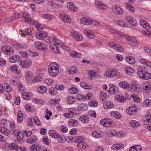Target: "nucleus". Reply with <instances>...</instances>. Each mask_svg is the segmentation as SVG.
Here are the masks:
<instances>
[{
  "instance_id": "1",
  "label": "nucleus",
  "mask_w": 151,
  "mask_h": 151,
  "mask_svg": "<svg viewBox=\"0 0 151 151\" xmlns=\"http://www.w3.org/2000/svg\"><path fill=\"white\" fill-rule=\"evenodd\" d=\"M1 50L4 53L7 55H13L14 52V50L12 47L6 45L2 47Z\"/></svg>"
},
{
  "instance_id": "2",
  "label": "nucleus",
  "mask_w": 151,
  "mask_h": 151,
  "mask_svg": "<svg viewBox=\"0 0 151 151\" xmlns=\"http://www.w3.org/2000/svg\"><path fill=\"white\" fill-rule=\"evenodd\" d=\"M32 62L29 59H27L24 61H20L19 64L20 66L23 68H27L32 64Z\"/></svg>"
},
{
  "instance_id": "3",
  "label": "nucleus",
  "mask_w": 151,
  "mask_h": 151,
  "mask_svg": "<svg viewBox=\"0 0 151 151\" xmlns=\"http://www.w3.org/2000/svg\"><path fill=\"white\" fill-rule=\"evenodd\" d=\"M36 48L42 51H46L47 50V46L44 43L38 42H36L34 43Z\"/></svg>"
},
{
  "instance_id": "4",
  "label": "nucleus",
  "mask_w": 151,
  "mask_h": 151,
  "mask_svg": "<svg viewBox=\"0 0 151 151\" xmlns=\"http://www.w3.org/2000/svg\"><path fill=\"white\" fill-rule=\"evenodd\" d=\"M111 10L115 14L120 15L122 14L123 11L122 9L118 6L114 5L111 7Z\"/></svg>"
},
{
  "instance_id": "5",
  "label": "nucleus",
  "mask_w": 151,
  "mask_h": 151,
  "mask_svg": "<svg viewBox=\"0 0 151 151\" xmlns=\"http://www.w3.org/2000/svg\"><path fill=\"white\" fill-rule=\"evenodd\" d=\"M71 35L77 41H81L83 39V37L82 36L77 32L73 31L71 32Z\"/></svg>"
},
{
  "instance_id": "6",
  "label": "nucleus",
  "mask_w": 151,
  "mask_h": 151,
  "mask_svg": "<svg viewBox=\"0 0 151 151\" xmlns=\"http://www.w3.org/2000/svg\"><path fill=\"white\" fill-rule=\"evenodd\" d=\"M108 45L110 47L117 51L120 52H122L124 51V49L122 47L119 45H116L114 42H109L108 43Z\"/></svg>"
},
{
  "instance_id": "7",
  "label": "nucleus",
  "mask_w": 151,
  "mask_h": 151,
  "mask_svg": "<svg viewBox=\"0 0 151 151\" xmlns=\"http://www.w3.org/2000/svg\"><path fill=\"white\" fill-rule=\"evenodd\" d=\"M127 95L126 93L125 94L124 96L122 94H119L115 96V99L118 101L123 103L126 101L127 99L126 96Z\"/></svg>"
},
{
  "instance_id": "8",
  "label": "nucleus",
  "mask_w": 151,
  "mask_h": 151,
  "mask_svg": "<svg viewBox=\"0 0 151 151\" xmlns=\"http://www.w3.org/2000/svg\"><path fill=\"white\" fill-rule=\"evenodd\" d=\"M50 67L48 68V72L50 76H56L59 72V68Z\"/></svg>"
},
{
  "instance_id": "9",
  "label": "nucleus",
  "mask_w": 151,
  "mask_h": 151,
  "mask_svg": "<svg viewBox=\"0 0 151 151\" xmlns=\"http://www.w3.org/2000/svg\"><path fill=\"white\" fill-rule=\"evenodd\" d=\"M143 88L146 92H150L151 91V82L147 81L143 85Z\"/></svg>"
},
{
  "instance_id": "10",
  "label": "nucleus",
  "mask_w": 151,
  "mask_h": 151,
  "mask_svg": "<svg viewBox=\"0 0 151 151\" xmlns=\"http://www.w3.org/2000/svg\"><path fill=\"white\" fill-rule=\"evenodd\" d=\"M59 17L62 20L65 22L68 23L70 21V19L69 17V16L67 14L63 13L59 15Z\"/></svg>"
},
{
  "instance_id": "11",
  "label": "nucleus",
  "mask_w": 151,
  "mask_h": 151,
  "mask_svg": "<svg viewBox=\"0 0 151 151\" xmlns=\"http://www.w3.org/2000/svg\"><path fill=\"white\" fill-rule=\"evenodd\" d=\"M125 18L126 22H129L131 25L132 26H135L136 24V21L133 18L130 16H127Z\"/></svg>"
},
{
  "instance_id": "12",
  "label": "nucleus",
  "mask_w": 151,
  "mask_h": 151,
  "mask_svg": "<svg viewBox=\"0 0 151 151\" xmlns=\"http://www.w3.org/2000/svg\"><path fill=\"white\" fill-rule=\"evenodd\" d=\"M36 37L40 40H43L47 37V33L43 31L40 32V33L37 32L36 34Z\"/></svg>"
},
{
  "instance_id": "13",
  "label": "nucleus",
  "mask_w": 151,
  "mask_h": 151,
  "mask_svg": "<svg viewBox=\"0 0 151 151\" xmlns=\"http://www.w3.org/2000/svg\"><path fill=\"white\" fill-rule=\"evenodd\" d=\"M145 71L142 68L139 66L137 68V74L138 76L142 78H143Z\"/></svg>"
},
{
  "instance_id": "14",
  "label": "nucleus",
  "mask_w": 151,
  "mask_h": 151,
  "mask_svg": "<svg viewBox=\"0 0 151 151\" xmlns=\"http://www.w3.org/2000/svg\"><path fill=\"white\" fill-rule=\"evenodd\" d=\"M30 150L32 151H37L40 150L41 149V146L39 144L35 143L31 145L30 146Z\"/></svg>"
},
{
  "instance_id": "15",
  "label": "nucleus",
  "mask_w": 151,
  "mask_h": 151,
  "mask_svg": "<svg viewBox=\"0 0 151 151\" xmlns=\"http://www.w3.org/2000/svg\"><path fill=\"white\" fill-rule=\"evenodd\" d=\"M137 108L134 107H130L129 108L127 109V112L129 114L133 115L135 114L136 112Z\"/></svg>"
},
{
  "instance_id": "16",
  "label": "nucleus",
  "mask_w": 151,
  "mask_h": 151,
  "mask_svg": "<svg viewBox=\"0 0 151 151\" xmlns=\"http://www.w3.org/2000/svg\"><path fill=\"white\" fill-rule=\"evenodd\" d=\"M140 24L141 26L144 28L147 29H149L150 28V26L149 24L147 23L146 21L141 20L140 21Z\"/></svg>"
},
{
  "instance_id": "17",
  "label": "nucleus",
  "mask_w": 151,
  "mask_h": 151,
  "mask_svg": "<svg viewBox=\"0 0 151 151\" xmlns=\"http://www.w3.org/2000/svg\"><path fill=\"white\" fill-rule=\"evenodd\" d=\"M49 133V135L53 138H58L59 137V134L54 130H50Z\"/></svg>"
},
{
  "instance_id": "18",
  "label": "nucleus",
  "mask_w": 151,
  "mask_h": 151,
  "mask_svg": "<svg viewBox=\"0 0 151 151\" xmlns=\"http://www.w3.org/2000/svg\"><path fill=\"white\" fill-rule=\"evenodd\" d=\"M84 33L86 36L91 39H93L94 37L93 33L90 30H85Z\"/></svg>"
},
{
  "instance_id": "19",
  "label": "nucleus",
  "mask_w": 151,
  "mask_h": 151,
  "mask_svg": "<svg viewBox=\"0 0 151 151\" xmlns=\"http://www.w3.org/2000/svg\"><path fill=\"white\" fill-rule=\"evenodd\" d=\"M124 146L123 144L122 143L114 144L112 146L111 148L114 150H118L122 149Z\"/></svg>"
},
{
  "instance_id": "20",
  "label": "nucleus",
  "mask_w": 151,
  "mask_h": 151,
  "mask_svg": "<svg viewBox=\"0 0 151 151\" xmlns=\"http://www.w3.org/2000/svg\"><path fill=\"white\" fill-rule=\"evenodd\" d=\"M92 22L91 20L87 19L85 18H83L80 20V22L81 24L87 25L92 24Z\"/></svg>"
},
{
  "instance_id": "21",
  "label": "nucleus",
  "mask_w": 151,
  "mask_h": 151,
  "mask_svg": "<svg viewBox=\"0 0 151 151\" xmlns=\"http://www.w3.org/2000/svg\"><path fill=\"white\" fill-rule=\"evenodd\" d=\"M28 14L27 13H25L23 14V17L24 18L25 21L27 22H30V23L33 24L34 23L35 21L32 20L31 19L28 17Z\"/></svg>"
},
{
  "instance_id": "22",
  "label": "nucleus",
  "mask_w": 151,
  "mask_h": 151,
  "mask_svg": "<svg viewBox=\"0 0 151 151\" xmlns=\"http://www.w3.org/2000/svg\"><path fill=\"white\" fill-rule=\"evenodd\" d=\"M125 6L129 11L132 12H134L135 9L131 4L128 2H126L125 3Z\"/></svg>"
},
{
  "instance_id": "23",
  "label": "nucleus",
  "mask_w": 151,
  "mask_h": 151,
  "mask_svg": "<svg viewBox=\"0 0 151 151\" xmlns=\"http://www.w3.org/2000/svg\"><path fill=\"white\" fill-rule=\"evenodd\" d=\"M118 91V88L117 87L114 86L110 87L109 90V93L112 94L116 93Z\"/></svg>"
},
{
  "instance_id": "24",
  "label": "nucleus",
  "mask_w": 151,
  "mask_h": 151,
  "mask_svg": "<svg viewBox=\"0 0 151 151\" xmlns=\"http://www.w3.org/2000/svg\"><path fill=\"white\" fill-rule=\"evenodd\" d=\"M14 46L16 48L20 50L25 48L26 46L24 43H16L14 44Z\"/></svg>"
},
{
  "instance_id": "25",
  "label": "nucleus",
  "mask_w": 151,
  "mask_h": 151,
  "mask_svg": "<svg viewBox=\"0 0 151 151\" xmlns=\"http://www.w3.org/2000/svg\"><path fill=\"white\" fill-rule=\"evenodd\" d=\"M68 124L73 127H76L78 125V122L76 120L71 119L69 120Z\"/></svg>"
},
{
  "instance_id": "26",
  "label": "nucleus",
  "mask_w": 151,
  "mask_h": 151,
  "mask_svg": "<svg viewBox=\"0 0 151 151\" xmlns=\"http://www.w3.org/2000/svg\"><path fill=\"white\" fill-rule=\"evenodd\" d=\"M103 106L104 108L106 109H111L114 107L113 104L110 101L106 102Z\"/></svg>"
},
{
  "instance_id": "27",
  "label": "nucleus",
  "mask_w": 151,
  "mask_h": 151,
  "mask_svg": "<svg viewBox=\"0 0 151 151\" xmlns=\"http://www.w3.org/2000/svg\"><path fill=\"white\" fill-rule=\"evenodd\" d=\"M37 137L35 136H32L31 137L28 138L26 142L29 143H33L36 142L37 140Z\"/></svg>"
},
{
  "instance_id": "28",
  "label": "nucleus",
  "mask_w": 151,
  "mask_h": 151,
  "mask_svg": "<svg viewBox=\"0 0 151 151\" xmlns=\"http://www.w3.org/2000/svg\"><path fill=\"white\" fill-rule=\"evenodd\" d=\"M19 56L18 55H14L10 58L9 59V61L12 63H14L18 61L19 60Z\"/></svg>"
},
{
  "instance_id": "29",
  "label": "nucleus",
  "mask_w": 151,
  "mask_h": 151,
  "mask_svg": "<svg viewBox=\"0 0 151 151\" xmlns=\"http://www.w3.org/2000/svg\"><path fill=\"white\" fill-rule=\"evenodd\" d=\"M140 123L137 121L132 120L130 122L129 124L133 127L136 128L139 126Z\"/></svg>"
},
{
  "instance_id": "30",
  "label": "nucleus",
  "mask_w": 151,
  "mask_h": 151,
  "mask_svg": "<svg viewBox=\"0 0 151 151\" xmlns=\"http://www.w3.org/2000/svg\"><path fill=\"white\" fill-rule=\"evenodd\" d=\"M70 3H69L67 5V6L68 9L69 10L73 11L74 12H76L77 10V8L76 7V6L73 4L72 3L71 4Z\"/></svg>"
},
{
  "instance_id": "31",
  "label": "nucleus",
  "mask_w": 151,
  "mask_h": 151,
  "mask_svg": "<svg viewBox=\"0 0 151 151\" xmlns=\"http://www.w3.org/2000/svg\"><path fill=\"white\" fill-rule=\"evenodd\" d=\"M126 60L128 63L130 64H133L135 62V59L134 58L131 56L127 57Z\"/></svg>"
},
{
  "instance_id": "32",
  "label": "nucleus",
  "mask_w": 151,
  "mask_h": 151,
  "mask_svg": "<svg viewBox=\"0 0 151 151\" xmlns=\"http://www.w3.org/2000/svg\"><path fill=\"white\" fill-rule=\"evenodd\" d=\"M78 109L81 111H86L88 109V105L84 104H81L78 105Z\"/></svg>"
},
{
  "instance_id": "33",
  "label": "nucleus",
  "mask_w": 151,
  "mask_h": 151,
  "mask_svg": "<svg viewBox=\"0 0 151 151\" xmlns=\"http://www.w3.org/2000/svg\"><path fill=\"white\" fill-rule=\"evenodd\" d=\"M119 86L123 88L127 89L129 87L128 83L126 81H122L119 83Z\"/></svg>"
},
{
  "instance_id": "34",
  "label": "nucleus",
  "mask_w": 151,
  "mask_h": 151,
  "mask_svg": "<svg viewBox=\"0 0 151 151\" xmlns=\"http://www.w3.org/2000/svg\"><path fill=\"white\" fill-rule=\"evenodd\" d=\"M23 119V114L21 111H19L17 113V120L19 123L22 122Z\"/></svg>"
},
{
  "instance_id": "35",
  "label": "nucleus",
  "mask_w": 151,
  "mask_h": 151,
  "mask_svg": "<svg viewBox=\"0 0 151 151\" xmlns=\"http://www.w3.org/2000/svg\"><path fill=\"white\" fill-rule=\"evenodd\" d=\"M80 120L83 123H87L88 122V117L84 115H82L79 117Z\"/></svg>"
},
{
  "instance_id": "36",
  "label": "nucleus",
  "mask_w": 151,
  "mask_h": 151,
  "mask_svg": "<svg viewBox=\"0 0 151 151\" xmlns=\"http://www.w3.org/2000/svg\"><path fill=\"white\" fill-rule=\"evenodd\" d=\"M47 88L45 86H41L37 89L38 91L41 93H45L47 91Z\"/></svg>"
},
{
  "instance_id": "37",
  "label": "nucleus",
  "mask_w": 151,
  "mask_h": 151,
  "mask_svg": "<svg viewBox=\"0 0 151 151\" xmlns=\"http://www.w3.org/2000/svg\"><path fill=\"white\" fill-rule=\"evenodd\" d=\"M8 146L9 149L13 150H17L19 148L18 145L15 143L10 144Z\"/></svg>"
},
{
  "instance_id": "38",
  "label": "nucleus",
  "mask_w": 151,
  "mask_h": 151,
  "mask_svg": "<svg viewBox=\"0 0 151 151\" xmlns=\"http://www.w3.org/2000/svg\"><path fill=\"white\" fill-rule=\"evenodd\" d=\"M96 5L97 6L102 10H104L106 8V6L105 4H103L97 1L96 3Z\"/></svg>"
},
{
  "instance_id": "39",
  "label": "nucleus",
  "mask_w": 151,
  "mask_h": 151,
  "mask_svg": "<svg viewBox=\"0 0 151 151\" xmlns=\"http://www.w3.org/2000/svg\"><path fill=\"white\" fill-rule=\"evenodd\" d=\"M125 71L126 73L128 75H131L134 72L132 68L128 67H126Z\"/></svg>"
},
{
  "instance_id": "40",
  "label": "nucleus",
  "mask_w": 151,
  "mask_h": 151,
  "mask_svg": "<svg viewBox=\"0 0 151 151\" xmlns=\"http://www.w3.org/2000/svg\"><path fill=\"white\" fill-rule=\"evenodd\" d=\"M34 79H32V83H38L41 80L42 78L39 76H35L33 78Z\"/></svg>"
},
{
  "instance_id": "41",
  "label": "nucleus",
  "mask_w": 151,
  "mask_h": 151,
  "mask_svg": "<svg viewBox=\"0 0 151 151\" xmlns=\"http://www.w3.org/2000/svg\"><path fill=\"white\" fill-rule=\"evenodd\" d=\"M75 100V99L73 97L68 96L67 99V102L69 104H72Z\"/></svg>"
},
{
  "instance_id": "42",
  "label": "nucleus",
  "mask_w": 151,
  "mask_h": 151,
  "mask_svg": "<svg viewBox=\"0 0 151 151\" xmlns=\"http://www.w3.org/2000/svg\"><path fill=\"white\" fill-rule=\"evenodd\" d=\"M71 55L72 56H73L76 58H80L82 56L81 53L77 52L75 51L72 52L71 53Z\"/></svg>"
},
{
  "instance_id": "43",
  "label": "nucleus",
  "mask_w": 151,
  "mask_h": 151,
  "mask_svg": "<svg viewBox=\"0 0 151 151\" xmlns=\"http://www.w3.org/2000/svg\"><path fill=\"white\" fill-rule=\"evenodd\" d=\"M32 101L36 104L38 103L42 105L44 103V101L42 99H39L37 98L33 99Z\"/></svg>"
},
{
  "instance_id": "44",
  "label": "nucleus",
  "mask_w": 151,
  "mask_h": 151,
  "mask_svg": "<svg viewBox=\"0 0 151 151\" xmlns=\"http://www.w3.org/2000/svg\"><path fill=\"white\" fill-rule=\"evenodd\" d=\"M41 16L44 19H47V20H50L53 18L52 15L47 14H42Z\"/></svg>"
},
{
  "instance_id": "45",
  "label": "nucleus",
  "mask_w": 151,
  "mask_h": 151,
  "mask_svg": "<svg viewBox=\"0 0 151 151\" xmlns=\"http://www.w3.org/2000/svg\"><path fill=\"white\" fill-rule=\"evenodd\" d=\"M69 92L72 94H76L78 93V91L77 89L76 88L72 87L68 89Z\"/></svg>"
},
{
  "instance_id": "46",
  "label": "nucleus",
  "mask_w": 151,
  "mask_h": 151,
  "mask_svg": "<svg viewBox=\"0 0 151 151\" xmlns=\"http://www.w3.org/2000/svg\"><path fill=\"white\" fill-rule=\"evenodd\" d=\"M87 144L83 142H80L78 143L77 145L78 147L80 148L85 149L86 147Z\"/></svg>"
},
{
  "instance_id": "47",
  "label": "nucleus",
  "mask_w": 151,
  "mask_h": 151,
  "mask_svg": "<svg viewBox=\"0 0 151 151\" xmlns=\"http://www.w3.org/2000/svg\"><path fill=\"white\" fill-rule=\"evenodd\" d=\"M78 71V69L75 67H72L69 70V74H74L77 72Z\"/></svg>"
},
{
  "instance_id": "48",
  "label": "nucleus",
  "mask_w": 151,
  "mask_h": 151,
  "mask_svg": "<svg viewBox=\"0 0 151 151\" xmlns=\"http://www.w3.org/2000/svg\"><path fill=\"white\" fill-rule=\"evenodd\" d=\"M89 77L91 79H93L96 76V73L94 70H91L89 71Z\"/></svg>"
},
{
  "instance_id": "49",
  "label": "nucleus",
  "mask_w": 151,
  "mask_h": 151,
  "mask_svg": "<svg viewBox=\"0 0 151 151\" xmlns=\"http://www.w3.org/2000/svg\"><path fill=\"white\" fill-rule=\"evenodd\" d=\"M92 135L93 137L96 138H99L101 137L100 133L96 131L92 133Z\"/></svg>"
},
{
  "instance_id": "50",
  "label": "nucleus",
  "mask_w": 151,
  "mask_h": 151,
  "mask_svg": "<svg viewBox=\"0 0 151 151\" xmlns=\"http://www.w3.org/2000/svg\"><path fill=\"white\" fill-rule=\"evenodd\" d=\"M18 67L16 65H13L10 68V70L14 73H18Z\"/></svg>"
},
{
  "instance_id": "51",
  "label": "nucleus",
  "mask_w": 151,
  "mask_h": 151,
  "mask_svg": "<svg viewBox=\"0 0 151 151\" xmlns=\"http://www.w3.org/2000/svg\"><path fill=\"white\" fill-rule=\"evenodd\" d=\"M105 121L106 122H105V127H109L111 124L112 120L108 119H105Z\"/></svg>"
},
{
  "instance_id": "52",
  "label": "nucleus",
  "mask_w": 151,
  "mask_h": 151,
  "mask_svg": "<svg viewBox=\"0 0 151 151\" xmlns=\"http://www.w3.org/2000/svg\"><path fill=\"white\" fill-rule=\"evenodd\" d=\"M44 82L45 84L49 86H51L53 83L52 80L50 79H47L45 80Z\"/></svg>"
},
{
  "instance_id": "53",
  "label": "nucleus",
  "mask_w": 151,
  "mask_h": 151,
  "mask_svg": "<svg viewBox=\"0 0 151 151\" xmlns=\"http://www.w3.org/2000/svg\"><path fill=\"white\" fill-rule=\"evenodd\" d=\"M144 76L143 77V79H144L145 80H147L151 78V74L150 73L146 72H145V73Z\"/></svg>"
},
{
  "instance_id": "54",
  "label": "nucleus",
  "mask_w": 151,
  "mask_h": 151,
  "mask_svg": "<svg viewBox=\"0 0 151 151\" xmlns=\"http://www.w3.org/2000/svg\"><path fill=\"white\" fill-rule=\"evenodd\" d=\"M32 74L30 72H27L26 73V79L27 80H30L32 79Z\"/></svg>"
},
{
  "instance_id": "55",
  "label": "nucleus",
  "mask_w": 151,
  "mask_h": 151,
  "mask_svg": "<svg viewBox=\"0 0 151 151\" xmlns=\"http://www.w3.org/2000/svg\"><path fill=\"white\" fill-rule=\"evenodd\" d=\"M129 45L133 47H135L138 45V43L136 41L132 40L130 42Z\"/></svg>"
},
{
  "instance_id": "56",
  "label": "nucleus",
  "mask_w": 151,
  "mask_h": 151,
  "mask_svg": "<svg viewBox=\"0 0 151 151\" xmlns=\"http://www.w3.org/2000/svg\"><path fill=\"white\" fill-rule=\"evenodd\" d=\"M34 120L35 123L37 126H40L41 124L37 116L34 117Z\"/></svg>"
},
{
  "instance_id": "57",
  "label": "nucleus",
  "mask_w": 151,
  "mask_h": 151,
  "mask_svg": "<svg viewBox=\"0 0 151 151\" xmlns=\"http://www.w3.org/2000/svg\"><path fill=\"white\" fill-rule=\"evenodd\" d=\"M131 97L133 98L134 101L136 102H140V99L137 96H136L134 94H132L131 95Z\"/></svg>"
},
{
  "instance_id": "58",
  "label": "nucleus",
  "mask_w": 151,
  "mask_h": 151,
  "mask_svg": "<svg viewBox=\"0 0 151 151\" xmlns=\"http://www.w3.org/2000/svg\"><path fill=\"white\" fill-rule=\"evenodd\" d=\"M131 88L134 91H137L138 92H139V89L140 88L139 87H138L137 86L132 85Z\"/></svg>"
},
{
  "instance_id": "59",
  "label": "nucleus",
  "mask_w": 151,
  "mask_h": 151,
  "mask_svg": "<svg viewBox=\"0 0 151 151\" xmlns=\"http://www.w3.org/2000/svg\"><path fill=\"white\" fill-rule=\"evenodd\" d=\"M49 91L50 94L52 95L56 94L57 93V91L55 88H51L49 90Z\"/></svg>"
},
{
  "instance_id": "60",
  "label": "nucleus",
  "mask_w": 151,
  "mask_h": 151,
  "mask_svg": "<svg viewBox=\"0 0 151 151\" xmlns=\"http://www.w3.org/2000/svg\"><path fill=\"white\" fill-rule=\"evenodd\" d=\"M24 134L26 137H29L32 134V132L31 131H27L25 130H23Z\"/></svg>"
},
{
  "instance_id": "61",
  "label": "nucleus",
  "mask_w": 151,
  "mask_h": 151,
  "mask_svg": "<svg viewBox=\"0 0 151 151\" xmlns=\"http://www.w3.org/2000/svg\"><path fill=\"white\" fill-rule=\"evenodd\" d=\"M88 105L90 106L96 107L98 105V104L96 101H92L89 102L88 103Z\"/></svg>"
},
{
  "instance_id": "62",
  "label": "nucleus",
  "mask_w": 151,
  "mask_h": 151,
  "mask_svg": "<svg viewBox=\"0 0 151 151\" xmlns=\"http://www.w3.org/2000/svg\"><path fill=\"white\" fill-rule=\"evenodd\" d=\"M64 88V86L63 85H60V86H59L58 85L56 84L55 86V89L57 91L58 90H59L60 91L62 90Z\"/></svg>"
},
{
  "instance_id": "63",
  "label": "nucleus",
  "mask_w": 151,
  "mask_h": 151,
  "mask_svg": "<svg viewBox=\"0 0 151 151\" xmlns=\"http://www.w3.org/2000/svg\"><path fill=\"white\" fill-rule=\"evenodd\" d=\"M43 141L44 143L47 145H49V140L47 137L45 136L42 138Z\"/></svg>"
},
{
  "instance_id": "64",
  "label": "nucleus",
  "mask_w": 151,
  "mask_h": 151,
  "mask_svg": "<svg viewBox=\"0 0 151 151\" xmlns=\"http://www.w3.org/2000/svg\"><path fill=\"white\" fill-rule=\"evenodd\" d=\"M132 147L136 151H140L142 149L141 146L139 145H137L135 146H133Z\"/></svg>"
}]
</instances>
